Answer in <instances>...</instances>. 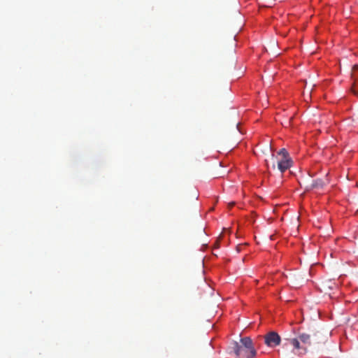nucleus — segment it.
<instances>
[{
    "instance_id": "1",
    "label": "nucleus",
    "mask_w": 358,
    "mask_h": 358,
    "mask_svg": "<svg viewBox=\"0 0 358 358\" xmlns=\"http://www.w3.org/2000/svg\"><path fill=\"white\" fill-rule=\"evenodd\" d=\"M231 348L238 358H252L256 355V350L250 337L241 338L240 343L234 342Z\"/></svg>"
},
{
    "instance_id": "2",
    "label": "nucleus",
    "mask_w": 358,
    "mask_h": 358,
    "mask_svg": "<svg viewBox=\"0 0 358 358\" xmlns=\"http://www.w3.org/2000/svg\"><path fill=\"white\" fill-rule=\"evenodd\" d=\"M271 164L266 161V166L268 170L271 168L275 169V164H277L278 169L281 172L284 173L286 170L289 169L292 166V160L289 157L288 152L285 149H281L277 154L276 156L274 155H271Z\"/></svg>"
},
{
    "instance_id": "3",
    "label": "nucleus",
    "mask_w": 358,
    "mask_h": 358,
    "mask_svg": "<svg viewBox=\"0 0 358 358\" xmlns=\"http://www.w3.org/2000/svg\"><path fill=\"white\" fill-rule=\"evenodd\" d=\"M292 347L293 354L301 356L307 353L308 350L304 345H302L301 341L296 337L291 338H285L284 340L283 348H289Z\"/></svg>"
},
{
    "instance_id": "4",
    "label": "nucleus",
    "mask_w": 358,
    "mask_h": 358,
    "mask_svg": "<svg viewBox=\"0 0 358 358\" xmlns=\"http://www.w3.org/2000/svg\"><path fill=\"white\" fill-rule=\"evenodd\" d=\"M319 334V331L312 330L310 333H299L296 338L301 341L302 345L308 350V348L311 345L313 341L315 343H320L322 342L321 337Z\"/></svg>"
},
{
    "instance_id": "5",
    "label": "nucleus",
    "mask_w": 358,
    "mask_h": 358,
    "mask_svg": "<svg viewBox=\"0 0 358 358\" xmlns=\"http://www.w3.org/2000/svg\"><path fill=\"white\" fill-rule=\"evenodd\" d=\"M280 336L275 331H271L265 335L264 342L270 348H274L280 343Z\"/></svg>"
},
{
    "instance_id": "6",
    "label": "nucleus",
    "mask_w": 358,
    "mask_h": 358,
    "mask_svg": "<svg viewBox=\"0 0 358 358\" xmlns=\"http://www.w3.org/2000/svg\"><path fill=\"white\" fill-rule=\"evenodd\" d=\"M322 186H323V182H322V180H313V182L311 183V185H310L309 186H306V188L307 189H313L315 187H322Z\"/></svg>"
},
{
    "instance_id": "7",
    "label": "nucleus",
    "mask_w": 358,
    "mask_h": 358,
    "mask_svg": "<svg viewBox=\"0 0 358 358\" xmlns=\"http://www.w3.org/2000/svg\"><path fill=\"white\" fill-rule=\"evenodd\" d=\"M354 87H355V83L353 84V85H352V88H351V91H352V92L355 95L358 96V91L355 90L354 89Z\"/></svg>"
},
{
    "instance_id": "8",
    "label": "nucleus",
    "mask_w": 358,
    "mask_h": 358,
    "mask_svg": "<svg viewBox=\"0 0 358 358\" xmlns=\"http://www.w3.org/2000/svg\"><path fill=\"white\" fill-rule=\"evenodd\" d=\"M285 355V357H286L287 358H292V357L291 356V355H290V354H289V353H286Z\"/></svg>"
},
{
    "instance_id": "9",
    "label": "nucleus",
    "mask_w": 358,
    "mask_h": 358,
    "mask_svg": "<svg viewBox=\"0 0 358 358\" xmlns=\"http://www.w3.org/2000/svg\"><path fill=\"white\" fill-rule=\"evenodd\" d=\"M357 70H358V65L356 64L353 66V71H357Z\"/></svg>"
},
{
    "instance_id": "10",
    "label": "nucleus",
    "mask_w": 358,
    "mask_h": 358,
    "mask_svg": "<svg viewBox=\"0 0 358 358\" xmlns=\"http://www.w3.org/2000/svg\"><path fill=\"white\" fill-rule=\"evenodd\" d=\"M356 80H358V78H355V82H356ZM355 84V83H354Z\"/></svg>"
}]
</instances>
